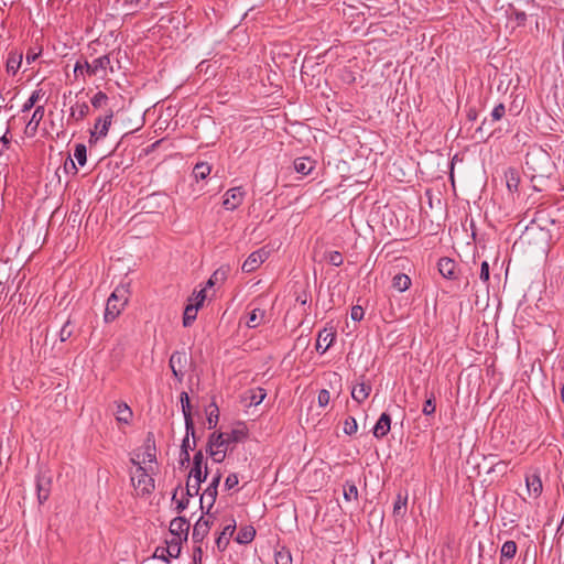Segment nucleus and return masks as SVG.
Segmentation results:
<instances>
[{
	"label": "nucleus",
	"instance_id": "obj_20",
	"mask_svg": "<svg viewBox=\"0 0 564 564\" xmlns=\"http://www.w3.org/2000/svg\"><path fill=\"white\" fill-rule=\"evenodd\" d=\"M235 530H236V521L235 520H231L230 523L225 525L220 535L216 540V545L219 551H224L227 547V545L229 544V539L235 533Z\"/></svg>",
	"mask_w": 564,
	"mask_h": 564
},
{
	"label": "nucleus",
	"instance_id": "obj_9",
	"mask_svg": "<svg viewBox=\"0 0 564 564\" xmlns=\"http://www.w3.org/2000/svg\"><path fill=\"white\" fill-rule=\"evenodd\" d=\"M243 198L245 191L242 187H234L225 193L223 205L227 210H235L242 204Z\"/></svg>",
	"mask_w": 564,
	"mask_h": 564
},
{
	"label": "nucleus",
	"instance_id": "obj_32",
	"mask_svg": "<svg viewBox=\"0 0 564 564\" xmlns=\"http://www.w3.org/2000/svg\"><path fill=\"white\" fill-rule=\"evenodd\" d=\"M228 272H229V268L221 267V268L217 269L212 274V276L208 279L206 286L212 288L215 284L223 283L227 279Z\"/></svg>",
	"mask_w": 564,
	"mask_h": 564
},
{
	"label": "nucleus",
	"instance_id": "obj_17",
	"mask_svg": "<svg viewBox=\"0 0 564 564\" xmlns=\"http://www.w3.org/2000/svg\"><path fill=\"white\" fill-rule=\"evenodd\" d=\"M391 427V417L388 413H382L373 426V435L377 438L384 437Z\"/></svg>",
	"mask_w": 564,
	"mask_h": 564
},
{
	"label": "nucleus",
	"instance_id": "obj_40",
	"mask_svg": "<svg viewBox=\"0 0 564 564\" xmlns=\"http://www.w3.org/2000/svg\"><path fill=\"white\" fill-rule=\"evenodd\" d=\"M265 397H267L265 390L262 388H257V389L250 390L249 404L258 405L264 400Z\"/></svg>",
	"mask_w": 564,
	"mask_h": 564
},
{
	"label": "nucleus",
	"instance_id": "obj_59",
	"mask_svg": "<svg viewBox=\"0 0 564 564\" xmlns=\"http://www.w3.org/2000/svg\"><path fill=\"white\" fill-rule=\"evenodd\" d=\"M40 54H41V51L35 52L34 50H29L26 53V56H25L26 64L30 65L33 62H35L37 59V57L40 56Z\"/></svg>",
	"mask_w": 564,
	"mask_h": 564
},
{
	"label": "nucleus",
	"instance_id": "obj_1",
	"mask_svg": "<svg viewBox=\"0 0 564 564\" xmlns=\"http://www.w3.org/2000/svg\"><path fill=\"white\" fill-rule=\"evenodd\" d=\"M525 167L532 180L549 178L555 171V163L546 150L533 145L527 152Z\"/></svg>",
	"mask_w": 564,
	"mask_h": 564
},
{
	"label": "nucleus",
	"instance_id": "obj_30",
	"mask_svg": "<svg viewBox=\"0 0 564 564\" xmlns=\"http://www.w3.org/2000/svg\"><path fill=\"white\" fill-rule=\"evenodd\" d=\"M314 169V162L307 158H299L294 161V170L301 175H308Z\"/></svg>",
	"mask_w": 564,
	"mask_h": 564
},
{
	"label": "nucleus",
	"instance_id": "obj_5",
	"mask_svg": "<svg viewBox=\"0 0 564 564\" xmlns=\"http://www.w3.org/2000/svg\"><path fill=\"white\" fill-rule=\"evenodd\" d=\"M131 463L137 466L135 471L131 476V481L134 488L140 490L142 495L150 494L154 489V479L149 475L140 462L131 458Z\"/></svg>",
	"mask_w": 564,
	"mask_h": 564
},
{
	"label": "nucleus",
	"instance_id": "obj_44",
	"mask_svg": "<svg viewBox=\"0 0 564 564\" xmlns=\"http://www.w3.org/2000/svg\"><path fill=\"white\" fill-rule=\"evenodd\" d=\"M358 424L354 416H348L344 422V432L347 435H352L357 432Z\"/></svg>",
	"mask_w": 564,
	"mask_h": 564
},
{
	"label": "nucleus",
	"instance_id": "obj_8",
	"mask_svg": "<svg viewBox=\"0 0 564 564\" xmlns=\"http://www.w3.org/2000/svg\"><path fill=\"white\" fill-rule=\"evenodd\" d=\"M269 257V251L265 248H260L245 260L241 270L246 273L256 271Z\"/></svg>",
	"mask_w": 564,
	"mask_h": 564
},
{
	"label": "nucleus",
	"instance_id": "obj_2",
	"mask_svg": "<svg viewBox=\"0 0 564 564\" xmlns=\"http://www.w3.org/2000/svg\"><path fill=\"white\" fill-rule=\"evenodd\" d=\"M246 437L242 430H231L229 433H213L209 435L206 452L215 463H221L226 457L227 448L241 442Z\"/></svg>",
	"mask_w": 564,
	"mask_h": 564
},
{
	"label": "nucleus",
	"instance_id": "obj_10",
	"mask_svg": "<svg viewBox=\"0 0 564 564\" xmlns=\"http://www.w3.org/2000/svg\"><path fill=\"white\" fill-rule=\"evenodd\" d=\"M180 401L185 421V431L187 432V435L194 436V421L191 412V400L187 392L181 393Z\"/></svg>",
	"mask_w": 564,
	"mask_h": 564
},
{
	"label": "nucleus",
	"instance_id": "obj_63",
	"mask_svg": "<svg viewBox=\"0 0 564 564\" xmlns=\"http://www.w3.org/2000/svg\"><path fill=\"white\" fill-rule=\"evenodd\" d=\"M507 467V463L506 462H498L497 464H495L492 466V468L490 469V471H495V470H499V471H505Z\"/></svg>",
	"mask_w": 564,
	"mask_h": 564
},
{
	"label": "nucleus",
	"instance_id": "obj_55",
	"mask_svg": "<svg viewBox=\"0 0 564 564\" xmlns=\"http://www.w3.org/2000/svg\"><path fill=\"white\" fill-rule=\"evenodd\" d=\"M351 318L356 322H359L364 318V308L359 305H356L351 308Z\"/></svg>",
	"mask_w": 564,
	"mask_h": 564
},
{
	"label": "nucleus",
	"instance_id": "obj_36",
	"mask_svg": "<svg viewBox=\"0 0 564 564\" xmlns=\"http://www.w3.org/2000/svg\"><path fill=\"white\" fill-rule=\"evenodd\" d=\"M406 502H408V497L399 494L394 501L393 514L398 516V517H403L406 512Z\"/></svg>",
	"mask_w": 564,
	"mask_h": 564
},
{
	"label": "nucleus",
	"instance_id": "obj_18",
	"mask_svg": "<svg viewBox=\"0 0 564 564\" xmlns=\"http://www.w3.org/2000/svg\"><path fill=\"white\" fill-rule=\"evenodd\" d=\"M155 442L152 433L147 435L143 444L142 463H153L156 459Z\"/></svg>",
	"mask_w": 564,
	"mask_h": 564
},
{
	"label": "nucleus",
	"instance_id": "obj_58",
	"mask_svg": "<svg viewBox=\"0 0 564 564\" xmlns=\"http://www.w3.org/2000/svg\"><path fill=\"white\" fill-rule=\"evenodd\" d=\"M220 479H221V473L219 470H217V473L213 476L212 481H210V484L208 485L207 488H210L213 490H217L218 486H219V482H220Z\"/></svg>",
	"mask_w": 564,
	"mask_h": 564
},
{
	"label": "nucleus",
	"instance_id": "obj_41",
	"mask_svg": "<svg viewBox=\"0 0 564 564\" xmlns=\"http://www.w3.org/2000/svg\"><path fill=\"white\" fill-rule=\"evenodd\" d=\"M344 498L347 501L357 500L358 489L352 481H347L344 486Z\"/></svg>",
	"mask_w": 564,
	"mask_h": 564
},
{
	"label": "nucleus",
	"instance_id": "obj_51",
	"mask_svg": "<svg viewBox=\"0 0 564 564\" xmlns=\"http://www.w3.org/2000/svg\"><path fill=\"white\" fill-rule=\"evenodd\" d=\"M506 113V107L503 104H498L491 111V118L494 121H499Z\"/></svg>",
	"mask_w": 564,
	"mask_h": 564
},
{
	"label": "nucleus",
	"instance_id": "obj_39",
	"mask_svg": "<svg viewBox=\"0 0 564 564\" xmlns=\"http://www.w3.org/2000/svg\"><path fill=\"white\" fill-rule=\"evenodd\" d=\"M218 419H219L218 406L215 403H212L209 405V410H208V413H207L208 429L216 427Z\"/></svg>",
	"mask_w": 564,
	"mask_h": 564
},
{
	"label": "nucleus",
	"instance_id": "obj_3",
	"mask_svg": "<svg viewBox=\"0 0 564 564\" xmlns=\"http://www.w3.org/2000/svg\"><path fill=\"white\" fill-rule=\"evenodd\" d=\"M124 288H117L107 300L104 318L107 323L113 322L124 308L128 296Z\"/></svg>",
	"mask_w": 564,
	"mask_h": 564
},
{
	"label": "nucleus",
	"instance_id": "obj_53",
	"mask_svg": "<svg viewBox=\"0 0 564 564\" xmlns=\"http://www.w3.org/2000/svg\"><path fill=\"white\" fill-rule=\"evenodd\" d=\"M205 300H206V289H203L199 292H197L193 299H189V302L193 303V305L200 307Z\"/></svg>",
	"mask_w": 564,
	"mask_h": 564
},
{
	"label": "nucleus",
	"instance_id": "obj_57",
	"mask_svg": "<svg viewBox=\"0 0 564 564\" xmlns=\"http://www.w3.org/2000/svg\"><path fill=\"white\" fill-rule=\"evenodd\" d=\"M489 276H490L489 264H488L487 261H484L481 263V268H480V280L484 281V282H488L489 281Z\"/></svg>",
	"mask_w": 564,
	"mask_h": 564
},
{
	"label": "nucleus",
	"instance_id": "obj_21",
	"mask_svg": "<svg viewBox=\"0 0 564 564\" xmlns=\"http://www.w3.org/2000/svg\"><path fill=\"white\" fill-rule=\"evenodd\" d=\"M518 551L517 543L512 540L506 541L500 549V564H508Z\"/></svg>",
	"mask_w": 564,
	"mask_h": 564
},
{
	"label": "nucleus",
	"instance_id": "obj_33",
	"mask_svg": "<svg viewBox=\"0 0 564 564\" xmlns=\"http://www.w3.org/2000/svg\"><path fill=\"white\" fill-rule=\"evenodd\" d=\"M198 310H199V307H197L196 305H193V303H189L186 305V307L184 310V315H183L184 327H188L194 323V321L197 317Z\"/></svg>",
	"mask_w": 564,
	"mask_h": 564
},
{
	"label": "nucleus",
	"instance_id": "obj_13",
	"mask_svg": "<svg viewBox=\"0 0 564 564\" xmlns=\"http://www.w3.org/2000/svg\"><path fill=\"white\" fill-rule=\"evenodd\" d=\"M212 522L202 516L193 528L192 539L194 543H200L210 530Z\"/></svg>",
	"mask_w": 564,
	"mask_h": 564
},
{
	"label": "nucleus",
	"instance_id": "obj_62",
	"mask_svg": "<svg viewBox=\"0 0 564 564\" xmlns=\"http://www.w3.org/2000/svg\"><path fill=\"white\" fill-rule=\"evenodd\" d=\"M188 505V499H181L176 502V510L177 512H181L183 511L184 509H186Z\"/></svg>",
	"mask_w": 564,
	"mask_h": 564
},
{
	"label": "nucleus",
	"instance_id": "obj_4",
	"mask_svg": "<svg viewBox=\"0 0 564 564\" xmlns=\"http://www.w3.org/2000/svg\"><path fill=\"white\" fill-rule=\"evenodd\" d=\"M83 66L86 67V74L89 76L97 75L99 72H104L106 74L107 69H109L110 73H113L109 55L97 57L91 63H88L87 61L83 63L77 61L74 67L75 76H77L78 73L83 74Z\"/></svg>",
	"mask_w": 564,
	"mask_h": 564
},
{
	"label": "nucleus",
	"instance_id": "obj_15",
	"mask_svg": "<svg viewBox=\"0 0 564 564\" xmlns=\"http://www.w3.org/2000/svg\"><path fill=\"white\" fill-rule=\"evenodd\" d=\"M23 62V53L18 50H11L9 52L6 67L9 74L15 75L20 69Z\"/></svg>",
	"mask_w": 564,
	"mask_h": 564
},
{
	"label": "nucleus",
	"instance_id": "obj_19",
	"mask_svg": "<svg viewBox=\"0 0 564 564\" xmlns=\"http://www.w3.org/2000/svg\"><path fill=\"white\" fill-rule=\"evenodd\" d=\"M527 490L530 496L539 497L542 492V480L538 473L525 476Z\"/></svg>",
	"mask_w": 564,
	"mask_h": 564
},
{
	"label": "nucleus",
	"instance_id": "obj_37",
	"mask_svg": "<svg viewBox=\"0 0 564 564\" xmlns=\"http://www.w3.org/2000/svg\"><path fill=\"white\" fill-rule=\"evenodd\" d=\"M207 474V467H205V470L203 473L202 467L193 466L189 471L188 479L193 480L194 482H196V485L198 484L200 486V484L206 480Z\"/></svg>",
	"mask_w": 564,
	"mask_h": 564
},
{
	"label": "nucleus",
	"instance_id": "obj_52",
	"mask_svg": "<svg viewBox=\"0 0 564 564\" xmlns=\"http://www.w3.org/2000/svg\"><path fill=\"white\" fill-rule=\"evenodd\" d=\"M329 400H330L329 391L326 389H322L318 392V397H317L318 405L324 408L329 403Z\"/></svg>",
	"mask_w": 564,
	"mask_h": 564
},
{
	"label": "nucleus",
	"instance_id": "obj_23",
	"mask_svg": "<svg viewBox=\"0 0 564 564\" xmlns=\"http://www.w3.org/2000/svg\"><path fill=\"white\" fill-rule=\"evenodd\" d=\"M116 420L119 423L129 424L132 420V410L130 406L124 402H116Z\"/></svg>",
	"mask_w": 564,
	"mask_h": 564
},
{
	"label": "nucleus",
	"instance_id": "obj_22",
	"mask_svg": "<svg viewBox=\"0 0 564 564\" xmlns=\"http://www.w3.org/2000/svg\"><path fill=\"white\" fill-rule=\"evenodd\" d=\"M335 339V334L324 329L319 332L317 341H316V350L321 354H324L333 344Z\"/></svg>",
	"mask_w": 564,
	"mask_h": 564
},
{
	"label": "nucleus",
	"instance_id": "obj_43",
	"mask_svg": "<svg viewBox=\"0 0 564 564\" xmlns=\"http://www.w3.org/2000/svg\"><path fill=\"white\" fill-rule=\"evenodd\" d=\"M435 411H436L435 397L433 394H431L430 398H427L426 401L424 402L422 412L424 413V415L430 416V415H433L435 413Z\"/></svg>",
	"mask_w": 564,
	"mask_h": 564
},
{
	"label": "nucleus",
	"instance_id": "obj_11",
	"mask_svg": "<svg viewBox=\"0 0 564 564\" xmlns=\"http://www.w3.org/2000/svg\"><path fill=\"white\" fill-rule=\"evenodd\" d=\"M169 530L172 536H180L184 539V541H187L189 522L183 517L174 518L170 523Z\"/></svg>",
	"mask_w": 564,
	"mask_h": 564
},
{
	"label": "nucleus",
	"instance_id": "obj_7",
	"mask_svg": "<svg viewBox=\"0 0 564 564\" xmlns=\"http://www.w3.org/2000/svg\"><path fill=\"white\" fill-rule=\"evenodd\" d=\"M188 358L185 351H174L169 361L174 378L181 382L185 376Z\"/></svg>",
	"mask_w": 564,
	"mask_h": 564
},
{
	"label": "nucleus",
	"instance_id": "obj_61",
	"mask_svg": "<svg viewBox=\"0 0 564 564\" xmlns=\"http://www.w3.org/2000/svg\"><path fill=\"white\" fill-rule=\"evenodd\" d=\"M204 463V454L202 451L195 453L193 457V466L202 467Z\"/></svg>",
	"mask_w": 564,
	"mask_h": 564
},
{
	"label": "nucleus",
	"instance_id": "obj_27",
	"mask_svg": "<svg viewBox=\"0 0 564 564\" xmlns=\"http://www.w3.org/2000/svg\"><path fill=\"white\" fill-rule=\"evenodd\" d=\"M44 112H45L44 106H37L35 108L31 120L26 124V132L31 131L32 134L36 132L37 127L44 117Z\"/></svg>",
	"mask_w": 564,
	"mask_h": 564
},
{
	"label": "nucleus",
	"instance_id": "obj_38",
	"mask_svg": "<svg viewBox=\"0 0 564 564\" xmlns=\"http://www.w3.org/2000/svg\"><path fill=\"white\" fill-rule=\"evenodd\" d=\"M74 158L80 166H84L87 161V149L83 143H78L74 149Z\"/></svg>",
	"mask_w": 564,
	"mask_h": 564
},
{
	"label": "nucleus",
	"instance_id": "obj_42",
	"mask_svg": "<svg viewBox=\"0 0 564 564\" xmlns=\"http://www.w3.org/2000/svg\"><path fill=\"white\" fill-rule=\"evenodd\" d=\"M43 96V93L41 89H36L34 90L31 96L29 97V99L24 102V105L22 106V111L25 112V111H29L31 110L35 104L40 100V98Z\"/></svg>",
	"mask_w": 564,
	"mask_h": 564
},
{
	"label": "nucleus",
	"instance_id": "obj_26",
	"mask_svg": "<svg viewBox=\"0 0 564 564\" xmlns=\"http://www.w3.org/2000/svg\"><path fill=\"white\" fill-rule=\"evenodd\" d=\"M89 113V106L87 102H76L70 107L69 118L75 121H80Z\"/></svg>",
	"mask_w": 564,
	"mask_h": 564
},
{
	"label": "nucleus",
	"instance_id": "obj_45",
	"mask_svg": "<svg viewBox=\"0 0 564 564\" xmlns=\"http://www.w3.org/2000/svg\"><path fill=\"white\" fill-rule=\"evenodd\" d=\"M196 446V438H195V435L192 436V435H185L183 442H182V445H181V452L182 453H186L189 451H193Z\"/></svg>",
	"mask_w": 564,
	"mask_h": 564
},
{
	"label": "nucleus",
	"instance_id": "obj_56",
	"mask_svg": "<svg viewBox=\"0 0 564 564\" xmlns=\"http://www.w3.org/2000/svg\"><path fill=\"white\" fill-rule=\"evenodd\" d=\"M64 170L66 173H72V174H76L77 173V167L73 161V159L70 156H68L66 160H65V163H64Z\"/></svg>",
	"mask_w": 564,
	"mask_h": 564
},
{
	"label": "nucleus",
	"instance_id": "obj_54",
	"mask_svg": "<svg viewBox=\"0 0 564 564\" xmlns=\"http://www.w3.org/2000/svg\"><path fill=\"white\" fill-rule=\"evenodd\" d=\"M239 482L237 474H229L225 480V487L227 490L235 488Z\"/></svg>",
	"mask_w": 564,
	"mask_h": 564
},
{
	"label": "nucleus",
	"instance_id": "obj_35",
	"mask_svg": "<svg viewBox=\"0 0 564 564\" xmlns=\"http://www.w3.org/2000/svg\"><path fill=\"white\" fill-rule=\"evenodd\" d=\"M212 172V166L207 162H198L193 169V175L196 180H205Z\"/></svg>",
	"mask_w": 564,
	"mask_h": 564
},
{
	"label": "nucleus",
	"instance_id": "obj_25",
	"mask_svg": "<svg viewBox=\"0 0 564 564\" xmlns=\"http://www.w3.org/2000/svg\"><path fill=\"white\" fill-rule=\"evenodd\" d=\"M505 178L508 189L513 193L517 192L520 184V174L519 171L514 167H509L505 172Z\"/></svg>",
	"mask_w": 564,
	"mask_h": 564
},
{
	"label": "nucleus",
	"instance_id": "obj_50",
	"mask_svg": "<svg viewBox=\"0 0 564 564\" xmlns=\"http://www.w3.org/2000/svg\"><path fill=\"white\" fill-rule=\"evenodd\" d=\"M199 489H200V486L198 484L196 485V482H194L193 480L187 479V482H186V496L187 497H194V496L198 495Z\"/></svg>",
	"mask_w": 564,
	"mask_h": 564
},
{
	"label": "nucleus",
	"instance_id": "obj_47",
	"mask_svg": "<svg viewBox=\"0 0 564 564\" xmlns=\"http://www.w3.org/2000/svg\"><path fill=\"white\" fill-rule=\"evenodd\" d=\"M276 564H292V557L289 551L281 550L275 553Z\"/></svg>",
	"mask_w": 564,
	"mask_h": 564
},
{
	"label": "nucleus",
	"instance_id": "obj_16",
	"mask_svg": "<svg viewBox=\"0 0 564 564\" xmlns=\"http://www.w3.org/2000/svg\"><path fill=\"white\" fill-rule=\"evenodd\" d=\"M217 490H213L210 488H206L204 492L200 495V509L203 514H208L214 507L217 498Z\"/></svg>",
	"mask_w": 564,
	"mask_h": 564
},
{
	"label": "nucleus",
	"instance_id": "obj_48",
	"mask_svg": "<svg viewBox=\"0 0 564 564\" xmlns=\"http://www.w3.org/2000/svg\"><path fill=\"white\" fill-rule=\"evenodd\" d=\"M73 334V326L69 321H67L59 330V339L61 341H66Z\"/></svg>",
	"mask_w": 564,
	"mask_h": 564
},
{
	"label": "nucleus",
	"instance_id": "obj_29",
	"mask_svg": "<svg viewBox=\"0 0 564 564\" xmlns=\"http://www.w3.org/2000/svg\"><path fill=\"white\" fill-rule=\"evenodd\" d=\"M411 284L410 276L404 273H398L392 279V288L399 292H405L410 289Z\"/></svg>",
	"mask_w": 564,
	"mask_h": 564
},
{
	"label": "nucleus",
	"instance_id": "obj_24",
	"mask_svg": "<svg viewBox=\"0 0 564 564\" xmlns=\"http://www.w3.org/2000/svg\"><path fill=\"white\" fill-rule=\"evenodd\" d=\"M371 392V386L365 382H360L352 387L351 389V398L357 402H364Z\"/></svg>",
	"mask_w": 564,
	"mask_h": 564
},
{
	"label": "nucleus",
	"instance_id": "obj_64",
	"mask_svg": "<svg viewBox=\"0 0 564 564\" xmlns=\"http://www.w3.org/2000/svg\"><path fill=\"white\" fill-rule=\"evenodd\" d=\"M189 460H191L189 453L188 452H186V453H182L181 452V460H180L181 465L185 466V465L189 464Z\"/></svg>",
	"mask_w": 564,
	"mask_h": 564
},
{
	"label": "nucleus",
	"instance_id": "obj_60",
	"mask_svg": "<svg viewBox=\"0 0 564 564\" xmlns=\"http://www.w3.org/2000/svg\"><path fill=\"white\" fill-rule=\"evenodd\" d=\"M154 557L161 558V560L165 561L166 563L170 562V560H169L170 556L166 554L165 547H156V550L154 552Z\"/></svg>",
	"mask_w": 564,
	"mask_h": 564
},
{
	"label": "nucleus",
	"instance_id": "obj_12",
	"mask_svg": "<svg viewBox=\"0 0 564 564\" xmlns=\"http://www.w3.org/2000/svg\"><path fill=\"white\" fill-rule=\"evenodd\" d=\"M36 491L39 503H44L50 497L51 477L44 474H39L36 476Z\"/></svg>",
	"mask_w": 564,
	"mask_h": 564
},
{
	"label": "nucleus",
	"instance_id": "obj_6",
	"mask_svg": "<svg viewBox=\"0 0 564 564\" xmlns=\"http://www.w3.org/2000/svg\"><path fill=\"white\" fill-rule=\"evenodd\" d=\"M113 118V111L109 110L105 116H100L96 119L94 128L90 130L89 142H97L104 139L109 131Z\"/></svg>",
	"mask_w": 564,
	"mask_h": 564
},
{
	"label": "nucleus",
	"instance_id": "obj_28",
	"mask_svg": "<svg viewBox=\"0 0 564 564\" xmlns=\"http://www.w3.org/2000/svg\"><path fill=\"white\" fill-rule=\"evenodd\" d=\"M184 539L180 536H172L171 540L166 541L167 546L165 547L166 554L170 557L177 558L181 554L182 542Z\"/></svg>",
	"mask_w": 564,
	"mask_h": 564
},
{
	"label": "nucleus",
	"instance_id": "obj_46",
	"mask_svg": "<svg viewBox=\"0 0 564 564\" xmlns=\"http://www.w3.org/2000/svg\"><path fill=\"white\" fill-rule=\"evenodd\" d=\"M107 101L108 96L104 91H98L90 100L93 107L96 109L101 108Z\"/></svg>",
	"mask_w": 564,
	"mask_h": 564
},
{
	"label": "nucleus",
	"instance_id": "obj_31",
	"mask_svg": "<svg viewBox=\"0 0 564 564\" xmlns=\"http://www.w3.org/2000/svg\"><path fill=\"white\" fill-rule=\"evenodd\" d=\"M256 536V530L251 525H246L241 528L236 536V541L239 544H248L250 543Z\"/></svg>",
	"mask_w": 564,
	"mask_h": 564
},
{
	"label": "nucleus",
	"instance_id": "obj_14",
	"mask_svg": "<svg viewBox=\"0 0 564 564\" xmlns=\"http://www.w3.org/2000/svg\"><path fill=\"white\" fill-rule=\"evenodd\" d=\"M440 273L449 280L456 279V262L451 258H441L437 263Z\"/></svg>",
	"mask_w": 564,
	"mask_h": 564
},
{
	"label": "nucleus",
	"instance_id": "obj_34",
	"mask_svg": "<svg viewBox=\"0 0 564 564\" xmlns=\"http://www.w3.org/2000/svg\"><path fill=\"white\" fill-rule=\"evenodd\" d=\"M264 317H265V312L263 310L254 308L249 314V317L247 321V326L250 328H254V327L259 326L264 321Z\"/></svg>",
	"mask_w": 564,
	"mask_h": 564
},
{
	"label": "nucleus",
	"instance_id": "obj_49",
	"mask_svg": "<svg viewBox=\"0 0 564 564\" xmlns=\"http://www.w3.org/2000/svg\"><path fill=\"white\" fill-rule=\"evenodd\" d=\"M327 260L330 264L335 265V267H339L343 264V256L339 251H332L328 253L327 256Z\"/></svg>",
	"mask_w": 564,
	"mask_h": 564
}]
</instances>
